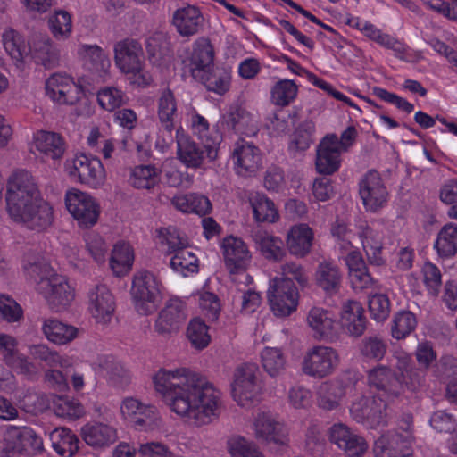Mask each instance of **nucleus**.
I'll use <instances>...</instances> for the list:
<instances>
[{"instance_id":"nucleus-58","label":"nucleus","mask_w":457,"mask_h":457,"mask_svg":"<svg viewBox=\"0 0 457 457\" xmlns=\"http://www.w3.org/2000/svg\"><path fill=\"white\" fill-rule=\"evenodd\" d=\"M315 125L312 120H304L295 129L289 144L291 152L305 151L312 143Z\"/></svg>"},{"instance_id":"nucleus-34","label":"nucleus","mask_w":457,"mask_h":457,"mask_svg":"<svg viewBox=\"0 0 457 457\" xmlns=\"http://www.w3.org/2000/svg\"><path fill=\"white\" fill-rule=\"evenodd\" d=\"M313 237L312 229L307 224L293 226L287 237L289 253L296 257L306 256L311 251Z\"/></svg>"},{"instance_id":"nucleus-35","label":"nucleus","mask_w":457,"mask_h":457,"mask_svg":"<svg viewBox=\"0 0 457 457\" xmlns=\"http://www.w3.org/2000/svg\"><path fill=\"white\" fill-rule=\"evenodd\" d=\"M191 122L194 133L202 141L203 147L205 148L208 160L211 162L216 160L220 144V136L217 132L211 134L207 120L199 114H194Z\"/></svg>"},{"instance_id":"nucleus-47","label":"nucleus","mask_w":457,"mask_h":457,"mask_svg":"<svg viewBox=\"0 0 457 457\" xmlns=\"http://www.w3.org/2000/svg\"><path fill=\"white\" fill-rule=\"evenodd\" d=\"M195 79L204 83L207 90L223 95L228 90L230 75L224 69H214L213 67L211 71H206L202 77H198Z\"/></svg>"},{"instance_id":"nucleus-10","label":"nucleus","mask_w":457,"mask_h":457,"mask_svg":"<svg viewBox=\"0 0 457 457\" xmlns=\"http://www.w3.org/2000/svg\"><path fill=\"white\" fill-rule=\"evenodd\" d=\"M359 194L365 209L377 212L382 209L388 198V192L379 173L369 170L359 182Z\"/></svg>"},{"instance_id":"nucleus-27","label":"nucleus","mask_w":457,"mask_h":457,"mask_svg":"<svg viewBox=\"0 0 457 457\" xmlns=\"http://www.w3.org/2000/svg\"><path fill=\"white\" fill-rule=\"evenodd\" d=\"M254 434L257 439L266 443L284 445L286 436L283 425L277 421L271 413L260 412L253 421Z\"/></svg>"},{"instance_id":"nucleus-61","label":"nucleus","mask_w":457,"mask_h":457,"mask_svg":"<svg viewBox=\"0 0 457 457\" xmlns=\"http://www.w3.org/2000/svg\"><path fill=\"white\" fill-rule=\"evenodd\" d=\"M227 444L232 457H265L255 444L242 436H233Z\"/></svg>"},{"instance_id":"nucleus-3","label":"nucleus","mask_w":457,"mask_h":457,"mask_svg":"<svg viewBox=\"0 0 457 457\" xmlns=\"http://www.w3.org/2000/svg\"><path fill=\"white\" fill-rule=\"evenodd\" d=\"M130 294L137 312L142 315L151 314L161 299L160 283L152 272L138 270L133 276Z\"/></svg>"},{"instance_id":"nucleus-56","label":"nucleus","mask_w":457,"mask_h":457,"mask_svg":"<svg viewBox=\"0 0 457 457\" xmlns=\"http://www.w3.org/2000/svg\"><path fill=\"white\" fill-rule=\"evenodd\" d=\"M416 326L415 315L410 311H401L394 316L391 335L397 340L403 339L414 331Z\"/></svg>"},{"instance_id":"nucleus-46","label":"nucleus","mask_w":457,"mask_h":457,"mask_svg":"<svg viewBox=\"0 0 457 457\" xmlns=\"http://www.w3.org/2000/svg\"><path fill=\"white\" fill-rule=\"evenodd\" d=\"M435 248L441 257H451L457 253V225L448 223L441 228Z\"/></svg>"},{"instance_id":"nucleus-51","label":"nucleus","mask_w":457,"mask_h":457,"mask_svg":"<svg viewBox=\"0 0 457 457\" xmlns=\"http://www.w3.org/2000/svg\"><path fill=\"white\" fill-rule=\"evenodd\" d=\"M261 359L264 370L272 378L279 376L286 369V359L279 348L265 347Z\"/></svg>"},{"instance_id":"nucleus-2","label":"nucleus","mask_w":457,"mask_h":457,"mask_svg":"<svg viewBox=\"0 0 457 457\" xmlns=\"http://www.w3.org/2000/svg\"><path fill=\"white\" fill-rule=\"evenodd\" d=\"M389 403L381 395L373 397L359 396L350 406L353 420L369 428L387 426L391 417Z\"/></svg>"},{"instance_id":"nucleus-63","label":"nucleus","mask_w":457,"mask_h":457,"mask_svg":"<svg viewBox=\"0 0 457 457\" xmlns=\"http://www.w3.org/2000/svg\"><path fill=\"white\" fill-rule=\"evenodd\" d=\"M86 249L93 260L101 264L106 260L109 246L104 239L96 232H89L85 237Z\"/></svg>"},{"instance_id":"nucleus-62","label":"nucleus","mask_w":457,"mask_h":457,"mask_svg":"<svg viewBox=\"0 0 457 457\" xmlns=\"http://www.w3.org/2000/svg\"><path fill=\"white\" fill-rule=\"evenodd\" d=\"M97 101L103 109L112 112L125 104L127 97L125 94L117 87H108L98 92Z\"/></svg>"},{"instance_id":"nucleus-22","label":"nucleus","mask_w":457,"mask_h":457,"mask_svg":"<svg viewBox=\"0 0 457 457\" xmlns=\"http://www.w3.org/2000/svg\"><path fill=\"white\" fill-rule=\"evenodd\" d=\"M89 311L98 323L111 321L115 310V302L110 289L104 284L96 285L88 294Z\"/></svg>"},{"instance_id":"nucleus-9","label":"nucleus","mask_w":457,"mask_h":457,"mask_svg":"<svg viewBox=\"0 0 457 457\" xmlns=\"http://www.w3.org/2000/svg\"><path fill=\"white\" fill-rule=\"evenodd\" d=\"M65 204L69 212L80 228H89L97 222L100 213L99 205L87 193L79 190L67 192Z\"/></svg>"},{"instance_id":"nucleus-16","label":"nucleus","mask_w":457,"mask_h":457,"mask_svg":"<svg viewBox=\"0 0 457 457\" xmlns=\"http://www.w3.org/2000/svg\"><path fill=\"white\" fill-rule=\"evenodd\" d=\"M221 247L225 265L231 274L243 273L251 262V253L246 244L239 237L233 236L223 239Z\"/></svg>"},{"instance_id":"nucleus-24","label":"nucleus","mask_w":457,"mask_h":457,"mask_svg":"<svg viewBox=\"0 0 457 457\" xmlns=\"http://www.w3.org/2000/svg\"><path fill=\"white\" fill-rule=\"evenodd\" d=\"M178 159L187 168L198 169L204 164L205 148L200 147L181 128L176 131Z\"/></svg>"},{"instance_id":"nucleus-26","label":"nucleus","mask_w":457,"mask_h":457,"mask_svg":"<svg viewBox=\"0 0 457 457\" xmlns=\"http://www.w3.org/2000/svg\"><path fill=\"white\" fill-rule=\"evenodd\" d=\"M172 24L180 36L189 37L200 32L204 18L198 8L187 5L173 12Z\"/></svg>"},{"instance_id":"nucleus-7","label":"nucleus","mask_w":457,"mask_h":457,"mask_svg":"<svg viewBox=\"0 0 457 457\" xmlns=\"http://www.w3.org/2000/svg\"><path fill=\"white\" fill-rule=\"evenodd\" d=\"M267 297L270 309L277 317H287L298 306V289L287 278H275L270 280Z\"/></svg>"},{"instance_id":"nucleus-45","label":"nucleus","mask_w":457,"mask_h":457,"mask_svg":"<svg viewBox=\"0 0 457 457\" xmlns=\"http://www.w3.org/2000/svg\"><path fill=\"white\" fill-rule=\"evenodd\" d=\"M29 353L34 360L45 362L51 367H60L64 370L71 368V361L52 350L45 344L31 345L29 346Z\"/></svg>"},{"instance_id":"nucleus-28","label":"nucleus","mask_w":457,"mask_h":457,"mask_svg":"<svg viewBox=\"0 0 457 457\" xmlns=\"http://www.w3.org/2000/svg\"><path fill=\"white\" fill-rule=\"evenodd\" d=\"M23 269L29 278L36 284V290L42 282H49L58 276L46 259L34 251H28L23 256Z\"/></svg>"},{"instance_id":"nucleus-13","label":"nucleus","mask_w":457,"mask_h":457,"mask_svg":"<svg viewBox=\"0 0 457 457\" xmlns=\"http://www.w3.org/2000/svg\"><path fill=\"white\" fill-rule=\"evenodd\" d=\"M114 60L123 73H139L144 62V51L140 43L126 38L114 45Z\"/></svg>"},{"instance_id":"nucleus-23","label":"nucleus","mask_w":457,"mask_h":457,"mask_svg":"<svg viewBox=\"0 0 457 457\" xmlns=\"http://www.w3.org/2000/svg\"><path fill=\"white\" fill-rule=\"evenodd\" d=\"M213 60L214 50L210 40L200 37L193 45L192 54L187 59V65L191 75L196 79L213 68Z\"/></svg>"},{"instance_id":"nucleus-43","label":"nucleus","mask_w":457,"mask_h":457,"mask_svg":"<svg viewBox=\"0 0 457 457\" xmlns=\"http://www.w3.org/2000/svg\"><path fill=\"white\" fill-rule=\"evenodd\" d=\"M387 343L385 337L380 335H370L365 337L359 344V353L361 358L368 361L378 362L386 354Z\"/></svg>"},{"instance_id":"nucleus-4","label":"nucleus","mask_w":457,"mask_h":457,"mask_svg":"<svg viewBox=\"0 0 457 457\" xmlns=\"http://www.w3.org/2000/svg\"><path fill=\"white\" fill-rule=\"evenodd\" d=\"M39 196L32 175L27 170H17L8 179L6 205L10 216H18V211L33 203Z\"/></svg>"},{"instance_id":"nucleus-64","label":"nucleus","mask_w":457,"mask_h":457,"mask_svg":"<svg viewBox=\"0 0 457 457\" xmlns=\"http://www.w3.org/2000/svg\"><path fill=\"white\" fill-rule=\"evenodd\" d=\"M161 418L154 406H145L140 413L132 420L136 429L140 431H151L160 427Z\"/></svg>"},{"instance_id":"nucleus-17","label":"nucleus","mask_w":457,"mask_h":457,"mask_svg":"<svg viewBox=\"0 0 457 457\" xmlns=\"http://www.w3.org/2000/svg\"><path fill=\"white\" fill-rule=\"evenodd\" d=\"M17 221L24 223L30 229L42 230L48 228L54 220L53 209L39 196L36 201L18 211V216H11Z\"/></svg>"},{"instance_id":"nucleus-36","label":"nucleus","mask_w":457,"mask_h":457,"mask_svg":"<svg viewBox=\"0 0 457 457\" xmlns=\"http://www.w3.org/2000/svg\"><path fill=\"white\" fill-rule=\"evenodd\" d=\"M373 453L376 457H402L407 455L406 441L402 435L388 431L375 441Z\"/></svg>"},{"instance_id":"nucleus-6","label":"nucleus","mask_w":457,"mask_h":457,"mask_svg":"<svg viewBox=\"0 0 457 457\" xmlns=\"http://www.w3.org/2000/svg\"><path fill=\"white\" fill-rule=\"evenodd\" d=\"M339 362V354L336 349L330 346L315 345L305 353L301 369L306 376L322 379L332 375Z\"/></svg>"},{"instance_id":"nucleus-19","label":"nucleus","mask_w":457,"mask_h":457,"mask_svg":"<svg viewBox=\"0 0 457 457\" xmlns=\"http://www.w3.org/2000/svg\"><path fill=\"white\" fill-rule=\"evenodd\" d=\"M46 92L54 102L71 105L79 101L81 88L70 76L56 73L46 81Z\"/></svg>"},{"instance_id":"nucleus-48","label":"nucleus","mask_w":457,"mask_h":457,"mask_svg":"<svg viewBox=\"0 0 457 457\" xmlns=\"http://www.w3.org/2000/svg\"><path fill=\"white\" fill-rule=\"evenodd\" d=\"M3 43L5 51L14 61L17 67L23 63L28 55L27 46L19 33L13 29L5 30L3 34Z\"/></svg>"},{"instance_id":"nucleus-59","label":"nucleus","mask_w":457,"mask_h":457,"mask_svg":"<svg viewBox=\"0 0 457 457\" xmlns=\"http://www.w3.org/2000/svg\"><path fill=\"white\" fill-rule=\"evenodd\" d=\"M51 33L56 39H66L71 33L72 21L70 13L64 10L55 11L48 19Z\"/></svg>"},{"instance_id":"nucleus-60","label":"nucleus","mask_w":457,"mask_h":457,"mask_svg":"<svg viewBox=\"0 0 457 457\" xmlns=\"http://www.w3.org/2000/svg\"><path fill=\"white\" fill-rule=\"evenodd\" d=\"M187 336L191 345L198 350L205 348L211 341L208 327L201 319H194L190 321Z\"/></svg>"},{"instance_id":"nucleus-53","label":"nucleus","mask_w":457,"mask_h":457,"mask_svg":"<svg viewBox=\"0 0 457 457\" xmlns=\"http://www.w3.org/2000/svg\"><path fill=\"white\" fill-rule=\"evenodd\" d=\"M224 119L228 129L238 131L240 133H245L248 129H254L252 115L242 107H230Z\"/></svg>"},{"instance_id":"nucleus-14","label":"nucleus","mask_w":457,"mask_h":457,"mask_svg":"<svg viewBox=\"0 0 457 457\" xmlns=\"http://www.w3.org/2000/svg\"><path fill=\"white\" fill-rule=\"evenodd\" d=\"M328 439L349 457H361L368 450L366 440L344 423H335L328 430Z\"/></svg>"},{"instance_id":"nucleus-15","label":"nucleus","mask_w":457,"mask_h":457,"mask_svg":"<svg viewBox=\"0 0 457 457\" xmlns=\"http://www.w3.org/2000/svg\"><path fill=\"white\" fill-rule=\"evenodd\" d=\"M70 175L77 176L81 183L97 188L105 180V171L101 161L85 154L76 155L70 168Z\"/></svg>"},{"instance_id":"nucleus-33","label":"nucleus","mask_w":457,"mask_h":457,"mask_svg":"<svg viewBox=\"0 0 457 457\" xmlns=\"http://www.w3.org/2000/svg\"><path fill=\"white\" fill-rule=\"evenodd\" d=\"M41 330L48 341L57 345L70 344L79 337V332L75 326L54 318L45 319Z\"/></svg>"},{"instance_id":"nucleus-5","label":"nucleus","mask_w":457,"mask_h":457,"mask_svg":"<svg viewBox=\"0 0 457 457\" xmlns=\"http://www.w3.org/2000/svg\"><path fill=\"white\" fill-rule=\"evenodd\" d=\"M43 450L42 438L29 427L9 426L3 435L1 451L5 456L35 455Z\"/></svg>"},{"instance_id":"nucleus-52","label":"nucleus","mask_w":457,"mask_h":457,"mask_svg":"<svg viewBox=\"0 0 457 457\" xmlns=\"http://www.w3.org/2000/svg\"><path fill=\"white\" fill-rule=\"evenodd\" d=\"M80 54L85 59L87 68L99 75L106 71L110 66L109 59L104 51L96 45L83 46L80 50Z\"/></svg>"},{"instance_id":"nucleus-32","label":"nucleus","mask_w":457,"mask_h":457,"mask_svg":"<svg viewBox=\"0 0 457 457\" xmlns=\"http://www.w3.org/2000/svg\"><path fill=\"white\" fill-rule=\"evenodd\" d=\"M307 323L320 340H332L337 336L334 316L322 308L311 309L307 316Z\"/></svg>"},{"instance_id":"nucleus-57","label":"nucleus","mask_w":457,"mask_h":457,"mask_svg":"<svg viewBox=\"0 0 457 457\" xmlns=\"http://www.w3.org/2000/svg\"><path fill=\"white\" fill-rule=\"evenodd\" d=\"M298 87L293 80L281 79L271 88V101L278 106H287L295 100Z\"/></svg>"},{"instance_id":"nucleus-38","label":"nucleus","mask_w":457,"mask_h":457,"mask_svg":"<svg viewBox=\"0 0 457 457\" xmlns=\"http://www.w3.org/2000/svg\"><path fill=\"white\" fill-rule=\"evenodd\" d=\"M317 404L325 411L336 410L345 396V387L339 381L322 382L316 392Z\"/></svg>"},{"instance_id":"nucleus-25","label":"nucleus","mask_w":457,"mask_h":457,"mask_svg":"<svg viewBox=\"0 0 457 457\" xmlns=\"http://www.w3.org/2000/svg\"><path fill=\"white\" fill-rule=\"evenodd\" d=\"M342 328L351 337H359L367 329V319L364 309L357 301H347L341 311Z\"/></svg>"},{"instance_id":"nucleus-44","label":"nucleus","mask_w":457,"mask_h":457,"mask_svg":"<svg viewBox=\"0 0 457 457\" xmlns=\"http://www.w3.org/2000/svg\"><path fill=\"white\" fill-rule=\"evenodd\" d=\"M134 262V253L131 246L125 243H118L114 245L111 257L110 268L116 276L128 273Z\"/></svg>"},{"instance_id":"nucleus-21","label":"nucleus","mask_w":457,"mask_h":457,"mask_svg":"<svg viewBox=\"0 0 457 457\" xmlns=\"http://www.w3.org/2000/svg\"><path fill=\"white\" fill-rule=\"evenodd\" d=\"M232 158L237 174L245 178L253 176L262 165L259 148L245 141L237 143Z\"/></svg>"},{"instance_id":"nucleus-29","label":"nucleus","mask_w":457,"mask_h":457,"mask_svg":"<svg viewBox=\"0 0 457 457\" xmlns=\"http://www.w3.org/2000/svg\"><path fill=\"white\" fill-rule=\"evenodd\" d=\"M251 237L256 248L262 253L265 259L272 262H281L286 256L287 252L284 247V242L278 237H275L260 228H256L252 230Z\"/></svg>"},{"instance_id":"nucleus-54","label":"nucleus","mask_w":457,"mask_h":457,"mask_svg":"<svg viewBox=\"0 0 457 457\" xmlns=\"http://www.w3.org/2000/svg\"><path fill=\"white\" fill-rule=\"evenodd\" d=\"M157 233L161 245L167 246L166 254L173 255L182 248L188 246L187 237H183L180 231L174 227L160 228Z\"/></svg>"},{"instance_id":"nucleus-50","label":"nucleus","mask_w":457,"mask_h":457,"mask_svg":"<svg viewBox=\"0 0 457 457\" xmlns=\"http://www.w3.org/2000/svg\"><path fill=\"white\" fill-rule=\"evenodd\" d=\"M160 170L154 165H140L134 168L129 178L132 187L138 189H151L159 181Z\"/></svg>"},{"instance_id":"nucleus-31","label":"nucleus","mask_w":457,"mask_h":457,"mask_svg":"<svg viewBox=\"0 0 457 457\" xmlns=\"http://www.w3.org/2000/svg\"><path fill=\"white\" fill-rule=\"evenodd\" d=\"M29 54L37 64L53 69L59 64V51L47 36H35L29 43Z\"/></svg>"},{"instance_id":"nucleus-37","label":"nucleus","mask_w":457,"mask_h":457,"mask_svg":"<svg viewBox=\"0 0 457 457\" xmlns=\"http://www.w3.org/2000/svg\"><path fill=\"white\" fill-rule=\"evenodd\" d=\"M343 274L339 267L333 262L323 261L319 263L315 280L319 287L327 294L334 295L340 289Z\"/></svg>"},{"instance_id":"nucleus-49","label":"nucleus","mask_w":457,"mask_h":457,"mask_svg":"<svg viewBox=\"0 0 457 457\" xmlns=\"http://www.w3.org/2000/svg\"><path fill=\"white\" fill-rule=\"evenodd\" d=\"M4 362L12 370L26 377H32L36 374V366L29 361L28 357L21 353L17 346L10 347L2 355Z\"/></svg>"},{"instance_id":"nucleus-20","label":"nucleus","mask_w":457,"mask_h":457,"mask_svg":"<svg viewBox=\"0 0 457 457\" xmlns=\"http://www.w3.org/2000/svg\"><path fill=\"white\" fill-rule=\"evenodd\" d=\"M340 144L337 135H328L320 143L317 149L316 169L324 175L335 173L340 166Z\"/></svg>"},{"instance_id":"nucleus-40","label":"nucleus","mask_w":457,"mask_h":457,"mask_svg":"<svg viewBox=\"0 0 457 457\" xmlns=\"http://www.w3.org/2000/svg\"><path fill=\"white\" fill-rule=\"evenodd\" d=\"M35 145L39 153L53 160L60 159L65 151L62 137L55 132L38 131L35 136Z\"/></svg>"},{"instance_id":"nucleus-8","label":"nucleus","mask_w":457,"mask_h":457,"mask_svg":"<svg viewBox=\"0 0 457 457\" xmlns=\"http://www.w3.org/2000/svg\"><path fill=\"white\" fill-rule=\"evenodd\" d=\"M259 372V368L254 363L242 364L235 370L232 396L238 405L248 408L258 401Z\"/></svg>"},{"instance_id":"nucleus-12","label":"nucleus","mask_w":457,"mask_h":457,"mask_svg":"<svg viewBox=\"0 0 457 457\" xmlns=\"http://www.w3.org/2000/svg\"><path fill=\"white\" fill-rule=\"evenodd\" d=\"M38 293L46 299L49 307L54 312L66 309L74 299L73 289L67 278L62 275L53 278L49 282H42Z\"/></svg>"},{"instance_id":"nucleus-30","label":"nucleus","mask_w":457,"mask_h":457,"mask_svg":"<svg viewBox=\"0 0 457 457\" xmlns=\"http://www.w3.org/2000/svg\"><path fill=\"white\" fill-rule=\"evenodd\" d=\"M80 436L87 445L94 448L108 447L117 440L116 429L102 422L87 423L81 428Z\"/></svg>"},{"instance_id":"nucleus-1","label":"nucleus","mask_w":457,"mask_h":457,"mask_svg":"<svg viewBox=\"0 0 457 457\" xmlns=\"http://www.w3.org/2000/svg\"><path fill=\"white\" fill-rule=\"evenodd\" d=\"M153 384L170 411L192 426L209 425L220 416V391L186 368L160 369Z\"/></svg>"},{"instance_id":"nucleus-39","label":"nucleus","mask_w":457,"mask_h":457,"mask_svg":"<svg viewBox=\"0 0 457 457\" xmlns=\"http://www.w3.org/2000/svg\"><path fill=\"white\" fill-rule=\"evenodd\" d=\"M359 235L369 262L376 266L384 264V259L382 257V233L366 226L361 228Z\"/></svg>"},{"instance_id":"nucleus-18","label":"nucleus","mask_w":457,"mask_h":457,"mask_svg":"<svg viewBox=\"0 0 457 457\" xmlns=\"http://www.w3.org/2000/svg\"><path fill=\"white\" fill-rule=\"evenodd\" d=\"M187 319L186 304L179 298L170 299L155 321V331L163 337L179 331Z\"/></svg>"},{"instance_id":"nucleus-42","label":"nucleus","mask_w":457,"mask_h":457,"mask_svg":"<svg viewBox=\"0 0 457 457\" xmlns=\"http://www.w3.org/2000/svg\"><path fill=\"white\" fill-rule=\"evenodd\" d=\"M253 208V217L257 221L275 222L278 214L274 203L259 192H251L248 196Z\"/></svg>"},{"instance_id":"nucleus-41","label":"nucleus","mask_w":457,"mask_h":457,"mask_svg":"<svg viewBox=\"0 0 457 457\" xmlns=\"http://www.w3.org/2000/svg\"><path fill=\"white\" fill-rule=\"evenodd\" d=\"M157 115L161 128L170 135L174 129V120L177 116V103L170 89H165L158 100Z\"/></svg>"},{"instance_id":"nucleus-11","label":"nucleus","mask_w":457,"mask_h":457,"mask_svg":"<svg viewBox=\"0 0 457 457\" xmlns=\"http://www.w3.org/2000/svg\"><path fill=\"white\" fill-rule=\"evenodd\" d=\"M367 381L370 386L380 391L377 395H381L388 402H394L403 395L401 379L388 366L378 365L370 369L367 374Z\"/></svg>"},{"instance_id":"nucleus-55","label":"nucleus","mask_w":457,"mask_h":457,"mask_svg":"<svg viewBox=\"0 0 457 457\" xmlns=\"http://www.w3.org/2000/svg\"><path fill=\"white\" fill-rule=\"evenodd\" d=\"M170 265L172 270L184 276L187 273L198 271V259L188 246L174 253L170 258Z\"/></svg>"}]
</instances>
